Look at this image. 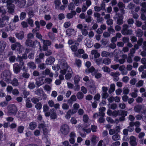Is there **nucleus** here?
Segmentation results:
<instances>
[{"instance_id":"nucleus-1","label":"nucleus","mask_w":146,"mask_h":146,"mask_svg":"<svg viewBox=\"0 0 146 146\" xmlns=\"http://www.w3.org/2000/svg\"><path fill=\"white\" fill-rule=\"evenodd\" d=\"M1 76L2 80L7 82H11V74L9 70H5L2 72Z\"/></svg>"},{"instance_id":"nucleus-2","label":"nucleus","mask_w":146,"mask_h":146,"mask_svg":"<svg viewBox=\"0 0 146 146\" xmlns=\"http://www.w3.org/2000/svg\"><path fill=\"white\" fill-rule=\"evenodd\" d=\"M129 26L127 24H124L122 26V29L121 31L122 34L124 35H131L132 33V31L129 29Z\"/></svg>"},{"instance_id":"nucleus-3","label":"nucleus","mask_w":146,"mask_h":146,"mask_svg":"<svg viewBox=\"0 0 146 146\" xmlns=\"http://www.w3.org/2000/svg\"><path fill=\"white\" fill-rule=\"evenodd\" d=\"M8 113L10 115L15 114L17 111V107L14 104L9 105L8 107Z\"/></svg>"},{"instance_id":"nucleus-4","label":"nucleus","mask_w":146,"mask_h":146,"mask_svg":"<svg viewBox=\"0 0 146 146\" xmlns=\"http://www.w3.org/2000/svg\"><path fill=\"white\" fill-rule=\"evenodd\" d=\"M61 133L64 135H67L69 132V126L67 124H63L60 127Z\"/></svg>"},{"instance_id":"nucleus-5","label":"nucleus","mask_w":146,"mask_h":146,"mask_svg":"<svg viewBox=\"0 0 146 146\" xmlns=\"http://www.w3.org/2000/svg\"><path fill=\"white\" fill-rule=\"evenodd\" d=\"M114 18L115 20L117 19V23L118 25H121L123 23V16L122 15H120V13H116Z\"/></svg>"},{"instance_id":"nucleus-6","label":"nucleus","mask_w":146,"mask_h":146,"mask_svg":"<svg viewBox=\"0 0 146 146\" xmlns=\"http://www.w3.org/2000/svg\"><path fill=\"white\" fill-rule=\"evenodd\" d=\"M44 76H41L38 78H36L35 79L36 84V87L38 88L40 86L44 84L45 82L44 81Z\"/></svg>"},{"instance_id":"nucleus-7","label":"nucleus","mask_w":146,"mask_h":146,"mask_svg":"<svg viewBox=\"0 0 146 146\" xmlns=\"http://www.w3.org/2000/svg\"><path fill=\"white\" fill-rule=\"evenodd\" d=\"M21 67L17 63H15L13 66V70L14 72L16 74H18L20 71Z\"/></svg>"},{"instance_id":"nucleus-8","label":"nucleus","mask_w":146,"mask_h":146,"mask_svg":"<svg viewBox=\"0 0 146 146\" xmlns=\"http://www.w3.org/2000/svg\"><path fill=\"white\" fill-rule=\"evenodd\" d=\"M59 65L62 69L67 68L68 65L66 60L64 59H61L59 61Z\"/></svg>"},{"instance_id":"nucleus-9","label":"nucleus","mask_w":146,"mask_h":146,"mask_svg":"<svg viewBox=\"0 0 146 146\" xmlns=\"http://www.w3.org/2000/svg\"><path fill=\"white\" fill-rule=\"evenodd\" d=\"M38 128L39 129H42L43 133L44 135H46L48 133V130L46 125L43 123H41L38 125Z\"/></svg>"},{"instance_id":"nucleus-10","label":"nucleus","mask_w":146,"mask_h":146,"mask_svg":"<svg viewBox=\"0 0 146 146\" xmlns=\"http://www.w3.org/2000/svg\"><path fill=\"white\" fill-rule=\"evenodd\" d=\"M97 72V71L95 70L93 66H92L89 68L86 69L85 70V72L86 73H90L93 76L95 75Z\"/></svg>"},{"instance_id":"nucleus-11","label":"nucleus","mask_w":146,"mask_h":146,"mask_svg":"<svg viewBox=\"0 0 146 146\" xmlns=\"http://www.w3.org/2000/svg\"><path fill=\"white\" fill-rule=\"evenodd\" d=\"M127 111L125 110H123V111L122 112L121 114V115H119V116H121V117H119L118 119H116V120H119L120 121H123L125 120V117L127 115Z\"/></svg>"},{"instance_id":"nucleus-12","label":"nucleus","mask_w":146,"mask_h":146,"mask_svg":"<svg viewBox=\"0 0 146 146\" xmlns=\"http://www.w3.org/2000/svg\"><path fill=\"white\" fill-rule=\"evenodd\" d=\"M16 37L19 40H22L24 38V32L22 31H20L19 33H15Z\"/></svg>"},{"instance_id":"nucleus-13","label":"nucleus","mask_w":146,"mask_h":146,"mask_svg":"<svg viewBox=\"0 0 146 146\" xmlns=\"http://www.w3.org/2000/svg\"><path fill=\"white\" fill-rule=\"evenodd\" d=\"M130 143L132 146H135L137 143L136 142V138L133 136H131L130 138Z\"/></svg>"},{"instance_id":"nucleus-14","label":"nucleus","mask_w":146,"mask_h":146,"mask_svg":"<svg viewBox=\"0 0 146 146\" xmlns=\"http://www.w3.org/2000/svg\"><path fill=\"white\" fill-rule=\"evenodd\" d=\"M72 73L73 72L72 69L69 68L67 71V73L65 75V79L67 80H69L72 77Z\"/></svg>"},{"instance_id":"nucleus-15","label":"nucleus","mask_w":146,"mask_h":146,"mask_svg":"<svg viewBox=\"0 0 146 146\" xmlns=\"http://www.w3.org/2000/svg\"><path fill=\"white\" fill-rule=\"evenodd\" d=\"M55 61L54 58L52 56H50L47 59L46 63L47 65H51Z\"/></svg>"},{"instance_id":"nucleus-16","label":"nucleus","mask_w":146,"mask_h":146,"mask_svg":"<svg viewBox=\"0 0 146 146\" xmlns=\"http://www.w3.org/2000/svg\"><path fill=\"white\" fill-rule=\"evenodd\" d=\"M39 46V49H41V46L40 44V43L38 42L37 40H35L34 41H33L31 47L33 48H35Z\"/></svg>"},{"instance_id":"nucleus-17","label":"nucleus","mask_w":146,"mask_h":146,"mask_svg":"<svg viewBox=\"0 0 146 146\" xmlns=\"http://www.w3.org/2000/svg\"><path fill=\"white\" fill-rule=\"evenodd\" d=\"M8 9V12L9 13L12 14L14 12V10L15 8V6L14 5H13L11 6L7 7Z\"/></svg>"},{"instance_id":"nucleus-18","label":"nucleus","mask_w":146,"mask_h":146,"mask_svg":"<svg viewBox=\"0 0 146 146\" xmlns=\"http://www.w3.org/2000/svg\"><path fill=\"white\" fill-rule=\"evenodd\" d=\"M50 117L52 119H55L56 118V111L54 109L50 110Z\"/></svg>"},{"instance_id":"nucleus-19","label":"nucleus","mask_w":146,"mask_h":146,"mask_svg":"<svg viewBox=\"0 0 146 146\" xmlns=\"http://www.w3.org/2000/svg\"><path fill=\"white\" fill-rule=\"evenodd\" d=\"M76 12L75 11H72L71 13H67L66 15V17L68 19L72 18L73 16H75L76 15Z\"/></svg>"},{"instance_id":"nucleus-20","label":"nucleus","mask_w":146,"mask_h":146,"mask_svg":"<svg viewBox=\"0 0 146 146\" xmlns=\"http://www.w3.org/2000/svg\"><path fill=\"white\" fill-rule=\"evenodd\" d=\"M19 46H22L19 43L17 42L15 44H13L11 45V49L13 50H15L16 48L17 49V47H19Z\"/></svg>"},{"instance_id":"nucleus-21","label":"nucleus","mask_w":146,"mask_h":146,"mask_svg":"<svg viewBox=\"0 0 146 146\" xmlns=\"http://www.w3.org/2000/svg\"><path fill=\"white\" fill-rule=\"evenodd\" d=\"M123 111V110H118L117 111L115 110L112 112V115L116 117L118 115H121Z\"/></svg>"},{"instance_id":"nucleus-22","label":"nucleus","mask_w":146,"mask_h":146,"mask_svg":"<svg viewBox=\"0 0 146 146\" xmlns=\"http://www.w3.org/2000/svg\"><path fill=\"white\" fill-rule=\"evenodd\" d=\"M134 125L133 122H131L129 123V126L127 127V130L130 132L133 131L134 130L133 127Z\"/></svg>"},{"instance_id":"nucleus-23","label":"nucleus","mask_w":146,"mask_h":146,"mask_svg":"<svg viewBox=\"0 0 146 146\" xmlns=\"http://www.w3.org/2000/svg\"><path fill=\"white\" fill-rule=\"evenodd\" d=\"M36 126V123L34 122H32L29 124V128L31 130L35 129Z\"/></svg>"},{"instance_id":"nucleus-24","label":"nucleus","mask_w":146,"mask_h":146,"mask_svg":"<svg viewBox=\"0 0 146 146\" xmlns=\"http://www.w3.org/2000/svg\"><path fill=\"white\" fill-rule=\"evenodd\" d=\"M142 106L140 105H137L134 107V110L135 112L139 113L140 112L142 109Z\"/></svg>"},{"instance_id":"nucleus-25","label":"nucleus","mask_w":146,"mask_h":146,"mask_svg":"<svg viewBox=\"0 0 146 146\" xmlns=\"http://www.w3.org/2000/svg\"><path fill=\"white\" fill-rule=\"evenodd\" d=\"M91 53L92 55H94V57L95 58H98L100 56V54L97 52V50H92Z\"/></svg>"},{"instance_id":"nucleus-26","label":"nucleus","mask_w":146,"mask_h":146,"mask_svg":"<svg viewBox=\"0 0 146 146\" xmlns=\"http://www.w3.org/2000/svg\"><path fill=\"white\" fill-rule=\"evenodd\" d=\"M16 60L19 62V65L20 66L22 67V66H23L24 64V62L21 56H18L16 59Z\"/></svg>"},{"instance_id":"nucleus-27","label":"nucleus","mask_w":146,"mask_h":146,"mask_svg":"<svg viewBox=\"0 0 146 146\" xmlns=\"http://www.w3.org/2000/svg\"><path fill=\"white\" fill-rule=\"evenodd\" d=\"M28 66L30 68L33 69H35L36 68V65L34 62H30L27 64Z\"/></svg>"},{"instance_id":"nucleus-28","label":"nucleus","mask_w":146,"mask_h":146,"mask_svg":"<svg viewBox=\"0 0 146 146\" xmlns=\"http://www.w3.org/2000/svg\"><path fill=\"white\" fill-rule=\"evenodd\" d=\"M33 41L29 38H27L25 41V44L26 46L31 47Z\"/></svg>"},{"instance_id":"nucleus-29","label":"nucleus","mask_w":146,"mask_h":146,"mask_svg":"<svg viewBox=\"0 0 146 146\" xmlns=\"http://www.w3.org/2000/svg\"><path fill=\"white\" fill-rule=\"evenodd\" d=\"M115 90V85L114 84H111L110 85V88L109 89V93L110 94L114 91Z\"/></svg>"},{"instance_id":"nucleus-30","label":"nucleus","mask_w":146,"mask_h":146,"mask_svg":"<svg viewBox=\"0 0 146 146\" xmlns=\"http://www.w3.org/2000/svg\"><path fill=\"white\" fill-rule=\"evenodd\" d=\"M11 83L12 85L14 86H17L19 85L18 80L15 78H14L13 80L12 81H11Z\"/></svg>"},{"instance_id":"nucleus-31","label":"nucleus","mask_w":146,"mask_h":146,"mask_svg":"<svg viewBox=\"0 0 146 146\" xmlns=\"http://www.w3.org/2000/svg\"><path fill=\"white\" fill-rule=\"evenodd\" d=\"M137 36L139 37H141L143 35V31L140 29H138L136 31Z\"/></svg>"},{"instance_id":"nucleus-32","label":"nucleus","mask_w":146,"mask_h":146,"mask_svg":"<svg viewBox=\"0 0 146 146\" xmlns=\"http://www.w3.org/2000/svg\"><path fill=\"white\" fill-rule=\"evenodd\" d=\"M6 45V44L5 42L2 41H0V48L1 49V50H4Z\"/></svg>"},{"instance_id":"nucleus-33","label":"nucleus","mask_w":146,"mask_h":146,"mask_svg":"<svg viewBox=\"0 0 146 146\" xmlns=\"http://www.w3.org/2000/svg\"><path fill=\"white\" fill-rule=\"evenodd\" d=\"M111 62V60L108 58H104L103 60L102 63L108 65Z\"/></svg>"},{"instance_id":"nucleus-34","label":"nucleus","mask_w":146,"mask_h":146,"mask_svg":"<svg viewBox=\"0 0 146 146\" xmlns=\"http://www.w3.org/2000/svg\"><path fill=\"white\" fill-rule=\"evenodd\" d=\"M74 31V29H67L66 31V34L67 35L70 36L72 34V33Z\"/></svg>"},{"instance_id":"nucleus-35","label":"nucleus","mask_w":146,"mask_h":146,"mask_svg":"<svg viewBox=\"0 0 146 146\" xmlns=\"http://www.w3.org/2000/svg\"><path fill=\"white\" fill-rule=\"evenodd\" d=\"M84 52V50L83 49H79L78 51L75 52L74 54L76 56L78 57L79 54H83Z\"/></svg>"},{"instance_id":"nucleus-36","label":"nucleus","mask_w":146,"mask_h":146,"mask_svg":"<svg viewBox=\"0 0 146 146\" xmlns=\"http://www.w3.org/2000/svg\"><path fill=\"white\" fill-rule=\"evenodd\" d=\"M5 14L3 13L1 15V19L3 21H8L9 18V16L5 15Z\"/></svg>"},{"instance_id":"nucleus-37","label":"nucleus","mask_w":146,"mask_h":146,"mask_svg":"<svg viewBox=\"0 0 146 146\" xmlns=\"http://www.w3.org/2000/svg\"><path fill=\"white\" fill-rule=\"evenodd\" d=\"M76 96L78 99L81 100L84 97V95L83 93L80 92H78L76 94Z\"/></svg>"},{"instance_id":"nucleus-38","label":"nucleus","mask_w":146,"mask_h":146,"mask_svg":"<svg viewBox=\"0 0 146 146\" xmlns=\"http://www.w3.org/2000/svg\"><path fill=\"white\" fill-rule=\"evenodd\" d=\"M120 135L118 133H116L112 136V138L114 141H117L119 139Z\"/></svg>"},{"instance_id":"nucleus-39","label":"nucleus","mask_w":146,"mask_h":146,"mask_svg":"<svg viewBox=\"0 0 146 146\" xmlns=\"http://www.w3.org/2000/svg\"><path fill=\"white\" fill-rule=\"evenodd\" d=\"M79 105L77 103L74 104L73 105L74 109H72L74 113H76L78 109L79 108Z\"/></svg>"},{"instance_id":"nucleus-40","label":"nucleus","mask_w":146,"mask_h":146,"mask_svg":"<svg viewBox=\"0 0 146 146\" xmlns=\"http://www.w3.org/2000/svg\"><path fill=\"white\" fill-rule=\"evenodd\" d=\"M74 79L75 84H78L79 81L80 80V77L78 75L74 77Z\"/></svg>"},{"instance_id":"nucleus-41","label":"nucleus","mask_w":146,"mask_h":146,"mask_svg":"<svg viewBox=\"0 0 146 146\" xmlns=\"http://www.w3.org/2000/svg\"><path fill=\"white\" fill-rule=\"evenodd\" d=\"M43 91L42 89H38L35 91V94L39 96L40 94H42Z\"/></svg>"},{"instance_id":"nucleus-42","label":"nucleus","mask_w":146,"mask_h":146,"mask_svg":"<svg viewBox=\"0 0 146 146\" xmlns=\"http://www.w3.org/2000/svg\"><path fill=\"white\" fill-rule=\"evenodd\" d=\"M97 137L96 136H93L92 137L91 139L92 143L94 145L96 144L97 143Z\"/></svg>"},{"instance_id":"nucleus-43","label":"nucleus","mask_w":146,"mask_h":146,"mask_svg":"<svg viewBox=\"0 0 146 146\" xmlns=\"http://www.w3.org/2000/svg\"><path fill=\"white\" fill-rule=\"evenodd\" d=\"M110 54V53L109 52L104 51L102 52L101 56L103 57H106L109 56Z\"/></svg>"},{"instance_id":"nucleus-44","label":"nucleus","mask_w":146,"mask_h":146,"mask_svg":"<svg viewBox=\"0 0 146 146\" xmlns=\"http://www.w3.org/2000/svg\"><path fill=\"white\" fill-rule=\"evenodd\" d=\"M19 3V6L21 8L25 6L26 4V0H21L20 1V2Z\"/></svg>"},{"instance_id":"nucleus-45","label":"nucleus","mask_w":146,"mask_h":146,"mask_svg":"<svg viewBox=\"0 0 146 146\" xmlns=\"http://www.w3.org/2000/svg\"><path fill=\"white\" fill-rule=\"evenodd\" d=\"M127 7L129 9L133 10L135 7V5L131 2L128 5Z\"/></svg>"},{"instance_id":"nucleus-46","label":"nucleus","mask_w":146,"mask_h":146,"mask_svg":"<svg viewBox=\"0 0 146 146\" xmlns=\"http://www.w3.org/2000/svg\"><path fill=\"white\" fill-rule=\"evenodd\" d=\"M117 5L120 9H124L125 8V5L121 2H119L118 3Z\"/></svg>"},{"instance_id":"nucleus-47","label":"nucleus","mask_w":146,"mask_h":146,"mask_svg":"<svg viewBox=\"0 0 146 146\" xmlns=\"http://www.w3.org/2000/svg\"><path fill=\"white\" fill-rule=\"evenodd\" d=\"M35 87V85L33 82H30L28 86V88L30 89H33Z\"/></svg>"},{"instance_id":"nucleus-48","label":"nucleus","mask_w":146,"mask_h":146,"mask_svg":"<svg viewBox=\"0 0 146 146\" xmlns=\"http://www.w3.org/2000/svg\"><path fill=\"white\" fill-rule=\"evenodd\" d=\"M110 75L113 76V77H117L120 75V73L118 72H111L110 73Z\"/></svg>"},{"instance_id":"nucleus-49","label":"nucleus","mask_w":146,"mask_h":146,"mask_svg":"<svg viewBox=\"0 0 146 146\" xmlns=\"http://www.w3.org/2000/svg\"><path fill=\"white\" fill-rule=\"evenodd\" d=\"M75 6L72 3H70L68 6V9L69 10H72L74 9Z\"/></svg>"},{"instance_id":"nucleus-50","label":"nucleus","mask_w":146,"mask_h":146,"mask_svg":"<svg viewBox=\"0 0 146 146\" xmlns=\"http://www.w3.org/2000/svg\"><path fill=\"white\" fill-rule=\"evenodd\" d=\"M86 45L88 48H91L93 44L90 40H88L87 41Z\"/></svg>"},{"instance_id":"nucleus-51","label":"nucleus","mask_w":146,"mask_h":146,"mask_svg":"<svg viewBox=\"0 0 146 146\" xmlns=\"http://www.w3.org/2000/svg\"><path fill=\"white\" fill-rule=\"evenodd\" d=\"M102 69L105 72H110V69L108 67L105 66L103 67Z\"/></svg>"},{"instance_id":"nucleus-52","label":"nucleus","mask_w":146,"mask_h":146,"mask_svg":"<svg viewBox=\"0 0 146 146\" xmlns=\"http://www.w3.org/2000/svg\"><path fill=\"white\" fill-rule=\"evenodd\" d=\"M6 3H7V7L14 5L13 3V2L12 0H7L6 1Z\"/></svg>"},{"instance_id":"nucleus-53","label":"nucleus","mask_w":146,"mask_h":146,"mask_svg":"<svg viewBox=\"0 0 146 146\" xmlns=\"http://www.w3.org/2000/svg\"><path fill=\"white\" fill-rule=\"evenodd\" d=\"M16 59V57L14 56H11L9 57V60L11 62H14Z\"/></svg>"},{"instance_id":"nucleus-54","label":"nucleus","mask_w":146,"mask_h":146,"mask_svg":"<svg viewBox=\"0 0 146 146\" xmlns=\"http://www.w3.org/2000/svg\"><path fill=\"white\" fill-rule=\"evenodd\" d=\"M24 129V127L23 126H20L18 127L17 131L19 133H21L23 132Z\"/></svg>"},{"instance_id":"nucleus-55","label":"nucleus","mask_w":146,"mask_h":146,"mask_svg":"<svg viewBox=\"0 0 146 146\" xmlns=\"http://www.w3.org/2000/svg\"><path fill=\"white\" fill-rule=\"evenodd\" d=\"M48 36L52 40H53L55 38V36L54 34L52 32H49L48 33Z\"/></svg>"},{"instance_id":"nucleus-56","label":"nucleus","mask_w":146,"mask_h":146,"mask_svg":"<svg viewBox=\"0 0 146 146\" xmlns=\"http://www.w3.org/2000/svg\"><path fill=\"white\" fill-rule=\"evenodd\" d=\"M70 48L72 51L75 52H76V51L78 49L77 46H76L75 45H72L70 46Z\"/></svg>"},{"instance_id":"nucleus-57","label":"nucleus","mask_w":146,"mask_h":146,"mask_svg":"<svg viewBox=\"0 0 146 146\" xmlns=\"http://www.w3.org/2000/svg\"><path fill=\"white\" fill-rule=\"evenodd\" d=\"M34 0H27V7L32 5L34 3Z\"/></svg>"},{"instance_id":"nucleus-58","label":"nucleus","mask_w":146,"mask_h":146,"mask_svg":"<svg viewBox=\"0 0 146 146\" xmlns=\"http://www.w3.org/2000/svg\"><path fill=\"white\" fill-rule=\"evenodd\" d=\"M143 81L142 80L139 81L136 84V86L137 87H140L143 86Z\"/></svg>"},{"instance_id":"nucleus-59","label":"nucleus","mask_w":146,"mask_h":146,"mask_svg":"<svg viewBox=\"0 0 146 146\" xmlns=\"http://www.w3.org/2000/svg\"><path fill=\"white\" fill-rule=\"evenodd\" d=\"M50 72V70L48 68H46L45 70L43 71L42 73L43 75H48Z\"/></svg>"},{"instance_id":"nucleus-60","label":"nucleus","mask_w":146,"mask_h":146,"mask_svg":"<svg viewBox=\"0 0 146 146\" xmlns=\"http://www.w3.org/2000/svg\"><path fill=\"white\" fill-rule=\"evenodd\" d=\"M62 107L63 109L67 110L69 109V106L67 104L64 103L62 104Z\"/></svg>"},{"instance_id":"nucleus-61","label":"nucleus","mask_w":146,"mask_h":146,"mask_svg":"<svg viewBox=\"0 0 146 146\" xmlns=\"http://www.w3.org/2000/svg\"><path fill=\"white\" fill-rule=\"evenodd\" d=\"M9 39L10 41L12 43H14L15 42L16 40L15 37L12 36H10L9 37Z\"/></svg>"},{"instance_id":"nucleus-62","label":"nucleus","mask_w":146,"mask_h":146,"mask_svg":"<svg viewBox=\"0 0 146 146\" xmlns=\"http://www.w3.org/2000/svg\"><path fill=\"white\" fill-rule=\"evenodd\" d=\"M42 104L40 103H38L35 106V107L38 110H40L42 108Z\"/></svg>"},{"instance_id":"nucleus-63","label":"nucleus","mask_w":146,"mask_h":146,"mask_svg":"<svg viewBox=\"0 0 146 146\" xmlns=\"http://www.w3.org/2000/svg\"><path fill=\"white\" fill-rule=\"evenodd\" d=\"M33 20L30 18L28 19V23L29 25L33 27L34 26V25L33 24Z\"/></svg>"},{"instance_id":"nucleus-64","label":"nucleus","mask_w":146,"mask_h":146,"mask_svg":"<svg viewBox=\"0 0 146 146\" xmlns=\"http://www.w3.org/2000/svg\"><path fill=\"white\" fill-rule=\"evenodd\" d=\"M26 14L25 12H22L20 14V19L21 20H23L26 17Z\"/></svg>"}]
</instances>
